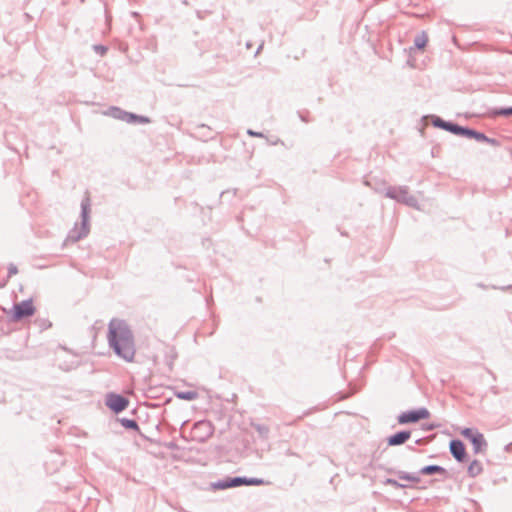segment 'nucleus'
<instances>
[{
  "mask_svg": "<svg viewBox=\"0 0 512 512\" xmlns=\"http://www.w3.org/2000/svg\"><path fill=\"white\" fill-rule=\"evenodd\" d=\"M504 450L506 452H510L512 451V442L511 443H508L505 447H504Z\"/></svg>",
  "mask_w": 512,
  "mask_h": 512,
  "instance_id": "473e14b6",
  "label": "nucleus"
},
{
  "mask_svg": "<svg viewBox=\"0 0 512 512\" xmlns=\"http://www.w3.org/2000/svg\"><path fill=\"white\" fill-rule=\"evenodd\" d=\"M410 437L411 431L401 430L387 437V444L388 446H399L408 441Z\"/></svg>",
  "mask_w": 512,
  "mask_h": 512,
  "instance_id": "f8f14e48",
  "label": "nucleus"
},
{
  "mask_svg": "<svg viewBox=\"0 0 512 512\" xmlns=\"http://www.w3.org/2000/svg\"><path fill=\"white\" fill-rule=\"evenodd\" d=\"M169 125H171V126H177L178 124H176V123H169Z\"/></svg>",
  "mask_w": 512,
  "mask_h": 512,
  "instance_id": "4c0bfd02",
  "label": "nucleus"
},
{
  "mask_svg": "<svg viewBox=\"0 0 512 512\" xmlns=\"http://www.w3.org/2000/svg\"><path fill=\"white\" fill-rule=\"evenodd\" d=\"M449 132L464 136L466 138H475L477 140H488V137L485 136L483 133L478 132L477 130H448Z\"/></svg>",
  "mask_w": 512,
  "mask_h": 512,
  "instance_id": "4468645a",
  "label": "nucleus"
},
{
  "mask_svg": "<svg viewBox=\"0 0 512 512\" xmlns=\"http://www.w3.org/2000/svg\"><path fill=\"white\" fill-rule=\"evenodd\" d=\"M483 470V467H482V464L480 461L478 460H473L469 466H468V469H467V472H468V475L470 477H476L478 476L479 474H481Z\"/></svg>",
  "mask_w": 512,
  "mask_h": 512,
  "instance_id": "f3484780",
  "label": "nucleus"
},
{
  "mask_svg": "<svg viewBox=\"0 0 512 512\" xmlns=\"http://www.w3.org/2000/svg\"><path fill=\"white\" fill-rule=\"evenodd\" d=\"M107 340L114 354L125 362H133L136 355V345L133 331L129 324L118 318H113L108 324Z\"/></svg>",
  "mask_w": 512,
  "mask_h": 512,
  "instance_id": "f257e3e1",
  "label": "nucleus"
},
{
  "mask_svg": "<svg viewBox=\"0 0 512 512\" xmlns=\"http://www.w3.org/2000/svg\"><path fill=\"white\" fill-rule=\"evenodd\" d=\"M175 396L178 399L186 400V401H193L198 398V393L196 391L190 390V391H178L175 393Z\"/></svg>",
  "mask_w": 512,
  "mask_h": 512,
  "instance_id": "6ab92c4d",
  "label": "nucleus"
},
{
  "mask_svg": "<svg viewBox=\"0 0 512 512\" xmlns=\"http://www.w3.org/2000/svg\"><path fill=\"white\" fill-rule=\"evenodd\" d=\"M422 128H428L430 125L432 128H469L466 125H461L451 120H443L437 115H423L421 117Z\"/></svg>",
  "mask_w": 512,
  "mask_h": 512,
  "instance_id": "423d86ee",
  "label": "nucleus"
},
{
  "mask_svg": "<svg viewBox=\"0 0 512 512\" xmlns=\"http://www.w3.org/2000/svg\"><path fill=\"white\" fill-rule=\"evenodd\" d=\"M244 485L246 486H260L265 484V481L261 478L245 477L243 476Z\"/></svg>",
  "mask_w": 512,
  "mask_h": 512,
  "instance_id": "5701e85b",
  "label": "nucleus"
},
{
  "mask_svg": "<svg viewBox=\"0 0 512 512\" xmlns=\"http://www.w3.org/2000/svg\"><path fill=\"white\" fill-rule=\"evenodd\" d=\"M493 117H512V106L495 107L490 111Z\"/></svg>",
  "mask_w": 512,
  "mask_h": 512,
  "instance_id": "dca6fc26",
  "label": "nucleus"
},
{
  "mask_svg": "<svg viewBox=\"0 0 512 512\" xmlns=\"http://www.w3.org/2000/svg\"><path fill=\"white\" fill-rule=\"evenodd\" d=\"M243 485V476L226 477L211 484L214 490H225L228 488L240 487Z\"/></svg>",
  "mask_w": 512,
  "mask_h": 512,
  "instance_id": "9b49d317",
  "label": "nucleus"
},
{
  "mask_svg": "<svg viewBox=\"0 0 512 512\" xmlns=\"http://www.w3.org/2000/svg\"><path fill=\"white\" fill-rule=\"evenodd\" d=\"M103 115L121 120L129 125H147L152 123V120L148 116L128 112L118 106H110L103 112Z\"/></svg>",
  "mask_w": 512,
  "mask_h": 512,
  "instance_id": "f03ea898",
  "label": "nucleus"
},
{
  "mask_svg": "<svg viewBox=\"0 0 512 512\" xmlns=\"http://www.w3.org/2000/svg\"><path fill=\"white\" fill-rule=\"evenodd\" d=\"M120 423L126 429L135 430V431L139 430V425H138L137 421L134 419L122 418V419H120Z\"/></svg>",
  "mask_w": 512,
  "mask_h": 512,
  "instance_id": "4be33fe9",
  "label": "nucleus"
},
{
  "mask_svg": "<svg viewBox=\"0 0 512 512\" xmlns=\"http://www.w3.org/2000/svg\"><path fill=\"white\" fill-rule=\"evenodd\" d=\"M419 474L422 475H440L443 478L448 477V471L440 465H427L420 469Z\"/></svg>",
  "mask_w": 512,
  "mask_h": 512,
  "instance_id": "ddd939ff",
  "label": "nucleus"
},
{
  "mask_svg": "<svg viewBox=\"0 0 512 512\" xmlns=\"http://www.w3.org/2000/svg\"><path fill=\"white\" fill-rule=\"evenodd\" d=\"M92 49L99 56H104L108 52V47L106 45H103V44H94L92 46Z\"/></svg>",
  "mask_w": 512,
  "mask_h": 512,
  "instance_id": "b1692460",
  "label": "nucleus"
},
{
  "mask_svg": "<svg viewBox=\"0 0 512 512\" xmlns=\"http://www.w3.org/2000/svg\"><path fill=\"white\" fill-rule=\"evenodd\" d=\"M260 49H262V45L258 47L257 52H259Z\"/></svg>",
  "mask_w": 512,
  "mask_h": 512,
  "instance_id": "58836bf2",
  "label": "nucleus"
},
{
  "mask_svg": "<svg viewBox=\"0 0 512 512\" xmlns=\"http://www.w3.org/2000/svg\"><path fill=\"white\" fill-rule=\"evenodd\" d=\"M52 326V323L47 320V319H42V320H39V327L44 330V329H48Z\"/></svg>",
  "mask_w": 512,
  "mask_h": 512,
  "instance_id": "cd10ccee",
  "label": "nucleus"
},
{
  "mask_svg": "<svg viewBox=\"0 0 512 512\" xmlns=\"http://www.w3.org/2000/svg\"><path fill=\"white\" fill-rule=\"evenodd\" d=\"M195 430L204 429L205 436L202 438V440H205L206 438L210 437L213 433L212 425L209 422L200 421L194 424Z\"/></svg>",
  "mask_w": 512,
  "mask_h": 512,
  "instance_id": "a211bd4d",
  "label": "nucleus"
},
{
  "mask_svg": "<svg viewBox=\"0 0 512 512\" xmlns=\"http://www.w3.org/2000/svg\"><path fill=\"white\" fill-rule=\"evenodd\" d=\"M451 455L459 463H464L467 460V452L464 443L459 439H452L449 443Z\"/></svg>",
  "mask_w": 512,
  "mask_h": 512,
  "instance_id": "9d476101",
  "label": "nucleus"
},
{
  "mask_svg": "<svg viewBox=\"0 0 512 512\" xmlns=\"http://www.w3.org/2000/svg\"><path fill=\"white\" fill-rule=\"evenodd\" d=\"M430 412L427 408L421 407L415 410H408L398 415L397 421L400 425L417 423L420 420L429 418Z\"/></svg>",
  "mask_w": 512,
  "mask_h": 512,
  "instance_id": "0eeeda50",
  "label": "nucleus"
},
{
  "mask_svg": "<svg viewBox=\"0 0 512 512\" xmlns=\"http://www.w3.org/2000/svg\"><path fill=\"white\" fill-rule=\"evenodd\" d=\"M252 427L257 431L258 435L263 438L267 439L269 436L270 429L267 425L264 424H252Z\"/></svg>",
  "mask_w": 512,
  "mask_h": 512,
  "instance_id": "412c9836",
  "label": "nucleus"
},
{
  "mask_svg": "<svg viewBox=\"0 0 512 512\" xmlns=\"http://www.w3.org/2000/svg\"><path fill=\"white\" fill-rule=\"evenodd\" d=\"M18 273V268L15 264L11 263L8 266V278H11L12 276L16 275Z\"/></svg>",
  "mask_w": 512,
  "mask_h": 512,
  "instance_id": "bb28decb",
  "label": "nucleus"
},
{
  "mask_svg": "<svg viewBox=\"0 0 512 512\" xmlns=\"http://www.w3.org/2000/svg\"><path fill=\"white\" fill-rule=\"evenodd\" d=\"M286 455H287V456H297V454H296V453H294L293 451H291L290 449H288V450L286 451Z\"/></svg>",
  "mask_w": 512,
  "mask_h": 512,
  "instance_id": "72a5a7b5",
  "label": "nucleus"
},
{
  "mask_svg": "<svg viewBox=\"0 0 512 512\" xmlns=\"http://www.w3.org/2000/svg\"><path fill=\"white\" fill-rule=\"evenodd\" d=\"M176 358H177V354L174 350H171V353L166 355V362H167V365L169 366L170 370H172L173 363Z\"/></svg>",
  "mask_w": 512,
  "mask_h": 512,
  "instance_id": "393cba45",
  "label": "nucleus"
},
{
  "mask_svg": "<svg viewBox=\"0 0 512 512\" xmlns=\"http://www.w3.org/2000/svg\"><path fill=\"white\" fill-rule=\"evenodd\" d=\"M397 475H398V478L401 480H407V481L414 482V483L420 482V477L416 473H407L404 471H398Z\"/></svg>",
  "mask_w": 512,
  "mask_h": 512,
  "instance_id": "aec40b11",
  "label": "nucleus"
},
{
  "mask_svg": "<svg viewBox=\"0 0 512 512\" xmlns=\"http://www.w3.org/2000/svg\"><path fill=\"white\" fill-rule=\"evenodd\" d=\"M432 439V436L425 437V438H419L415 441L416 445H426L428 444Z\"/></svg>",
  "mask_w": 512,
  "mask_h": 512,
  "instance_id": "c85d7f7f",
  "label": "nucleus"
},
{
  "mask_svg": "<svg viewBox=\"0 0 512 512\" xmlns=\"http://www.w3.org/2000/svg\"><path fill=\"white\" fill-rule=\"evenodd\" d=\"M419 131H420V133H421V136L423 137V136H424V131H425V130H424V129H421V130H419Z\"/></svg>",
  "mask_w": 512,
  "mask_h": 512,
  "instance_id": "c9c22d12",
  "label": "nucleus"
},
{
  "mask_svg": "<svg viewBox=\"0 0 512 512\" xmlns=\"http://www.w3.org/2000/svg\"><path fill=\"white\" fill-rule=\"evenodd\" d=\"M485 141H486V142H488V143H490V144H492V145H495V146L500 144V143H499V140H498V139H496V138H489V137H488V140H485Z\"/></svg>",
  "mask_w": 512,
  "mask_h": 512,
  "instance_id": "7c9ffc66",
  "label": "nucleus"
},
{
  "mask_svg": "<svg viewBox=\"0 0 512 512\" xmlns=\"http://www.w3.org/2000/svg\"><path fill=\"white\" fill-rule=\"evenodd\" d=\"M436 427H437V425H435V424H429V425L425 426L424 429L425 430H433Z\"/></svg>",
  "mask_w": 512,
  "mask_h": 512,
  "instance_id": "2f4dec72",
  "label": "nucleus"
},
{
  "mask_svg": "<svg viewBox=\"0 0 512 512\" xmlns=\"http://www.w3.org/2000/svg\"><path fill=\"white\" fill-rule=\"evenodd\" d=\"M420 122L422 123V121L420 120ZM420 128H422V125L420 126ZM416 129H419V126H416Z\"/></svg>",
  "mask_w": 512,
  "mask_h": 512,
  "instance_id": "ea45409f",
  "label": "nucleus"
},
{
  "mask_svg": "<svg viewBox=\"0 0 512 512\" xmlns=\"http://www.w3.org/2000/svg\"><path fill=\"white\" fill-rule=\"evenodd\" d=\"M198 128L204 129V128H211V127L209 125H207V124H200L198 126Z\"/></svg>",
  "mask_w": 512,
  "mask_h": 512,
  "instance_id": "f704fd0d",
  "label": "nucleus"
},
{
  "mask_svg": "<svg viewBox=\"0 0 512 512\" xmlns=\"http://www.w3.org/2000/svg\"><path fill=\"white\" fill-rule=\"evenodd\" d=\"M128 405L129 400L125 396L116 393L107 394L106 406L114 413L118 414L124 411Z\"/></svg>",
  "mask_w": 512,
  "mask_h": 512,
  "instance_id": "1a4fd4ad",
  "label": "nucleus"
},
{
  "mask_svg": "<svg viewBox=\"0 0 512 512\" xmlns=\"http://www.w3.org/2000/svg\"><path fill=\"white\" fill-rule=\"evenodd\" d=\"M169 447H170V448H174V447H175V445H174L173 443H170V444H169Z\"/></svg>",
  "mask_w": 512,
  "mask_h": 512,
  "instance_id": "e433bc0d",
  "label": "nucleus"
},
{
  "mask_svg": "<svg viewBox=\"0 0 512 512\" xmlns=\"http://www.w3.org/2000/svg\"><path fill=\"white\" fill-rule=\"evenodd\" d=\"M461 435L469 440L473 445L474 453H483L488 447V443L482 433L475 428H464Z\"/></svg>",
  "mask_w": 512,
  "mask_h": 512,
  "instance_id": "39448f33",
  "label": "nucleus"
},
{
  "mask_svg": "<svg viewBox=\"0 0 512 512\" xmlns=\"http://www.w3.org/2000/svg\"><path fill=\"white\" fill-rule=\"evenodd\" d=\"M385 196L403 203L409 207L417 208L418 200L415 196L409 194L407 186H390L386 189Z\"/></svg>",
  "mask_w": 512,
  "mask_h": 512,
  "instance_id": "20e7f679",
  "label": "nucleus"
},
{
  "mask_svg": "<svg viewBox=\"0 0 512 512\" xmlns=\"http://www.w3.org/2000/svg\"><path fill=\"white\" fill-rule=\"evenodd\" d=\"M35 313V307L31 299L16 303L12 309L11 319L14 322L21 321L27 317L32 316Z\"/></svg>",
  "mask_w": 512,
  "mask_h": 512,
  "instance_id": "6e6552de",
  "label": "nucleus"
},
{
  "mask_svg": "<svg viewBox=\"0 0 512 512\" xmlns=\"http://www.w3.org/2000/svg\"><path fill=\"white\" fill-rule=\"evenodd\" d=\"M428 35L425 31L418 33L414 38L413 46L410 47V51L416 50H424L428 43Z\"/></svg>",
  "mask_w": 512,
  "mask_h": 512,
  "instance_id": "2eb2a0df",
  "label": "nucleus"
},
{
  "mask_svg": "<svg viewBox=\"0 0 512 512\" xmlns=\"http://www.w3.org/2000/svg\"><path fill=\"white\" fill-rule=\"evenodd\" d=\"M90 207V197L86 194L81 201V228L80 230H77L76 228L72 229L67 236L68 241L77 242L88 235Z\"/></svg>",
  "mask_w": 512,
  "mask_h": 512,
  "instance_id": "7ed1b4c3",
  "label": "nucleus"
},
{
  "mask_svg": "<svg viewBox=\"0 0 512 512\" xmlns=\"http://www.w3.org/2000/svg\"><path fill=\"white\" fill-rule=\"evenodd\" d=\"M247 133L252 137H264V134L260 130H247Z\"/></svg>",
  "mask_w": 512,
  "mask_h": 512,
  "instance_id": "c756f323",
  "label": "nucleus"
},
{
  "mask_svg": "<svg viewBox=\"0 0 512 512\" xmlns=\"http://www.w3.org/2000/svg\"><path fill=\"white\" fill-rule=\"evenodd\" d=\"M384 484L385 485H390V486L395 487V488H405V487H407L406 485L399 483L397 480H395L393 478H387L384 481Z\"/></svg>",
  "mask_w": 512,
  "mask_h": 512,
  "instance_id": "a878e982",
  "label": "nucleus"
}]
</instances>
